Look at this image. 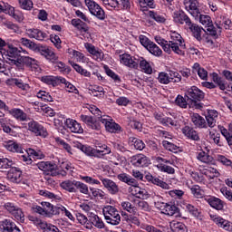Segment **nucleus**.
Returning <instances> with one entry per match:
<instances>
[{
	"mask_svg": "<svg viewBox=\"0 0 232 232\" xmlns=\"http://www.w3.org/2000/svg\"><path fill=\"white\" fill-rule=\"evenodd\" d=\"M191 121L194 124V126H196V128H208V123L206 122V119H204V117L200 116V114L198 113H194L191 116Z\"/></svg>",
	"mask_w": 232,
	"mask_h": 232,
	"instance_id": "nucleus-29",
	"label": "nucleus"
},
{
	"mask_svg": "<svg viewBox=\"0 0 232 232\" xmlns=\"http://www.w3.org/2000/svg\"><path fill=\"white\" fill-rule=\"evenodd\" d=\"M121 206L124 211L130 213V215H137V208L130 201H122Z\"/></svg>",
	"mask_w": 232,
	"mask_h": 232,
	"instance_id": "nucleus-47",
	"label": "nucleus"
},
{
	"mask_svg": "<svg viewBox=\"0 0 232 232\" xmlns=\"http://www.w3.org/2000/svg\"><path fill=\"white\" fill-rule=\"evenodd\" d=\"M28 130L36 137H48V131L46 129L35 121H32L28 123Z\"/></svg>",
	"mask_w": 232,
	"mask_h": 232,
	"instance_id": "nucleus-13",
	"label": "nucleus"
},
{
	"mask_svg": "<svg viewBox=\"0 0 232 232\" xmlns=\"http://www.w3.org/2000/svg\"><path fill=\"white\" fill-rule=\"evenodd\" d=\"M26 34L30 39H36V41H44V39H48V34L43 32L41 29H26Z\"/></svg>",
	"mask_w": 232,
	"mask_h": 232,
	"instance_id": "nucleus-19",
	"label": "nucleus"
},
{
	"mask_svg": "<svg viewBox=\"0 0 232 232\" xmlns=\"http://www.w3.org/2000/svg\"><path fill=\"white\" fill-rule=\"evenodd\" d=\"M188 28L193 34L197 41H199V42L202 41V30H204L203 28H201L200 26H198L197 24H194V23H192Z\"/></svg>",
	"mask_w": 232,
	"mask_h": 232,
	"instance_id": "nucleus-34",
	"label": "nucleus"
},
{
	"mask_svg": "<svg viewBox=\"0 0 232 232\" xmlns=\"http://www.w3.org/2000/svg\"><path fill=\"white\" fill-rule=\"evenodd\" d=\"M130 164L136 168H148L150 166V159L144 154H137L130 157Z\"/></svg>",
	"mask_w": 232,
	"mask_h": 232,
	"instance_id": "nucleus-15",
	"label": "nucleus"
},
{
	"mask_svg": "<svg viewBox=\"0 0 232 232\" xmlns=\"http://www.w3.org/2000/svg\"><path fill=\"white\" fill-rule=\"evenodd\" d=\"M41 206H34L33 208L34 213H38V215H43L44 217H50V215L57 213L54 212L55 206L52 205L50 202L43 201L41 202Z\"/></svg>",
	"mask_w": 232,
	"mask_h": 232,
	"instance_id": "nucleus-10",
	"label": "nucleus"
},
{
	"mask_svg": "<svg viewBox=\"0 0 232 232\" xmlns=\"http://www.w3.org/2000/svg\"><path fill=\"white\" fill-rule=\"evenodd\" d=\"M139 59L131 56L128 53L120 54V63L127 68H131L132 70H139Z\"/></svg>",
	"mask_w": 232,
	"mask_h": 232,
	"instance_id": "nucleus-14",
	"label": "nucleus"
},
{
	"mask_svg": "<svg viewBox=\"0 0 232 232\" xmlns=\"http://www.w3.org/2000/svg\"><path fill=\"white\" fill-rule=\"evenodd\" d=\"M105 130L109 131V133H121L122 131V127L111 121L106 123Z\"/></svg>",
	"mask_w": 232,
	"mask_h": 232,
	"instance_id": "nucleus-40",
	"label": "nucleus"
},
{
	"mask_svg": "<svg viewBox=\"0 0 232 232\" xmlns=\"http://www.w3.org/2000/svg\"><path fill=\"white\" fill-rule=\"evenodd\" d=\"M12 82L14 84V86H17V88H20V90H23L24 92H28V90H30V85L24 83L23 80L13 79Z\"/></svg>",
	"mask_w": 232,
	"mask_h": 232,
	"instance_id": "nucleus-60",
	"label": "nucleus"
},
{
	"mask_svg": "<svg viewBox=\"0 0 232 232\" xmlns=\"http://www.w3.org/2000/svg\"><path fill=\"white\" fill-rule=\"evenodd\" d=\"M169 226L173 232H188V227L180 221L173 220L169 223Z\"/></svg>",
	"mask_w": 232,
	"mask_h": 232,
	"instance_id": "nucleus-33",
	"label": "nucleus"
},
{
	"mask_svg": "<svg viewBox=\"0 0 232 232\" xmlns=\"http://www.w3.org/2000/svg\"><path fill=\"white\" fill-rule=\"evenodd\" d=\"M44 59L53 64L54 63H57L59 56L57 55V53H55V52H53V49H51V51L47 53V55L44 57Z\"/></svg>",
	"mask_w": 232,
	"mask_h": 232,
	"instance_id": "nucleus-64",
	"label": "nucleus"
},
{
	"mask_svg": "<svg viewBox=\"0 0 232 232\" xmlns=\"http://www.w3.org/2000/svg\"><path fill=\"white\" fill-rule=\"evenodd\" d=\"M102 213L107 224L111 226H119L121 224V214H119V210L115 207L107 205L102 208Z\"/></svg>",
	"mask_w": 232,
	"mask_h": 232,
	"instance_id": "nucleus-2",
	"label": "nucleus"
},
{
	"mask_svg": "<svg viewBox=\"0 0 232 232\" xmlns=\"http://www.w3.org/2000/svg\"><path fill=\"white\" fill-rule=\"evenodd\" d=\"M75 182L77 180H65L60 184L63 189L69 191V193H77V188H75Z\"/></svg>",
	"mask_w": 232,
	"mask_h": 232,
	"instance_id": "nucleus-36",
	"label": "nucleus"
},
{
	"mask_svg": "<svg viewBox=\"0 0 232 232\" xmlns=\"http://www.w3.org/2000/svg\"><path fill=\"white\" fill-rule=\"evenodd\" d=\"M16 63L18 70H24V68L30 69L32 72H37L39 70V64L37 60L29 56H20L18 61H14Z\"/></svg>",
	"mask_w": 232,
	"mask_h": 232,
	"instance_id": "nucleus-3",
	"label": "nucleus"
},
{
	"mask_svg": "<svg viewBox=\"0 0 232 232\" xmlns=\"http://www.w3.org/2000/svg\"><path fill=\"white\" fill-rule=\"evenodd\" d=\"M102 182L111 195H117L119 193V186L117 183L109 179H102Z\"/></svg>",
	"mask_w": 232,
	"mask_h": 232,
	"instance_id": "nucleus-24",
	"label": "nucleus"
},
{
	"mask_svg": "<svg viewBox=\"0 0 232 232\" xmlns=\"http://www.w3.org/2000/svg\"><path fill=\"white\" fill-rule=\"evenodd\" d=\"M69 64L77 72V73H80V75H83V77H91L92 72H88V70L82 68L81 65L75 63L73 61L69 60Z\"/></svg>",
	"mask_w": 232,
	"mask_h": 232,
	"instance_id": "nucleus-38",
	"label": "nucleus"
},
{
	"mask_svg": "<svg viewBox=\"0 0 232 232\" xmlns=\"http://www.w3.org/2000/svg\"><path fill=\"white\" fill-rule=\"evenodd\" d=\"M158 82H160V84H169V76L168 72H160L158 75Z\"/></svg>",
	"mask_w": 232,
	"mask_h": 232,
	"instance_id": "nucleus-62",
	"label": "nucleus"
},
{
	"mask_svg": "<svg viewBox=\"0 0 232 232\" xmlns=\"http://www.w3.org/2000/svg\"><path fill=\"white\" fill-rule=\"evenodd\" d=\"M146 180L149 182H151L152 184H155L156 186H160V188H162V189H168L169 188V185L159 178L154 177L153 175H145Z\"/></svg>",
	"mask_w": 232,
	"mask_h": 232,
	"instance_id": "nucleus-31",
	"label": "nucleus"
},
{
	"mask_svg": "<svg viewBox=\"0 0 232 232\" xmlns=\"http://www.w3.org/2000/svg\"><path fill=\"white\" fill-rule=\"evenodd\" d=\"M19 53H21V51L17 49V47H14L12 44H7V48L4 50L2 55H5L8 64L16 66L17 63L15 62L19 61V58L21 57Z\"/></svg>",
	"mask_w": 232,
	"mask_h": 232,
	"instance_id": "nucleus-5",
	"label": "nucleus"
},
{
	"mask_svg": "<svg viewBox=\"0 0 232 232\" xmlns=\"http://www.w3.org/2000/svg\"><path fill=\"white\" fill-rule=\"evenodd\" d=\"M216 26H218V29L213 24H210V25L207 27V33L214 39H218V34L222 33V27L218 24H216Z\"/></svg>",
	"mask_w": 232,
	"mask_h": 232,
	"instance_id": "nucleus-32",
	"label": "nucleus"
},
{
	"mask_svg": "<svg viewBox=\"0 0 232 232\" xmlns=\"http://www.w3.org/2000/svg\"><path fill=\"white\" fill-rule=\"evenodd\" d=\"M5 146L8 151H13V153H23V148H21L15 141L9 140Z\"/></svg>",
	"mask_w": 232,
	"mask_h": 232,
	"instance_id": "nucleus-41",
	"label": "nucleus"
},
{
	"mask_svg": "<svg viewBox=\"0 0 232 232\" xmlns=\"http://www.w3.org/2000/svg\"><path fill=\"white\" fill-rule=\"evenodd\" d=\"M148 52L151 53L152 55H155V57H160L162 55V49L159 47L155 43H151L149 45V48H147Z\"/></svg>",
	"mask_w": 232,
	"mask_h": 232,
	"instance_id": "nucleus-51",
	"label": "nucleus"
},
{
	"mask_svg": "<svg viewBox=\"0 0 232 232\" xmlns=\"http://www.w3.org/2000/svg\"><path fill=\"white\" fill-rule=\"evenodd\" d=\"M61 79H63V77H55V76H46L44 78V82L46 84H49L50 86H59V84H62Z\"/></svg>",
	"mask_w": 232,
	"mask_h": 232,
	"instance_id": "nucleus-50",
	"label": "nucleus"
},
{
	"mask_svg": "<svg viewBox=\"0 0 232 232\" xmlns=\"http://www.w3.org/2000/svg\"><path fill=\"white\" fill-rule=\"evenodd\" d=\"M73 148H77V150H81L82 153L88 155L89 157H98L101 159L104 155V150H97V149H93L88 145H83L79 141H72Z\"/></svg>",
	"mask_w": 232,
	"mask_h": 232,
	"instance_id": "nucleus-7",
	"label": "nucleus"
},
{
	"mask_svg": "<svg viewBox=\"0 0 232 232\" xmlns=\"http://www.w3.org/2000/svg\"><path fill=\"white\" fill-rule=\"evenodd\" d=\"M30 222H33L34 226H37L43 232H47L48 227H50V223H47L46 221L42 220L41 218L34 217V216H29Z\"/></svg>",
	"mask_w": 232,
	"mask_h": 232,
	"instance_id": "nucleus-27",
	"label": "nucleus"
},
{
	"mask_svg": "<svg viewBox=\"0 0 232 232\" xmlns=\"http://www.w3.org/2000/svg\"><path fill=\"white\" fill-rule=\"evenodd\" d=\"M190 191L196 198H203L204 197V189H201L198 185H193L190 188Z\"/></svg>",
	"mask_w": 232,
	"mask_h": 232,
	"instance_id": "nucleus-56",
	"label": "nucleus"
},
{
	"mask_svg": "<svg viewBox=\"0 0 232 232\" xmlns=\"http://www.w3.org/2000/svg\"><path fill=\"white\" fill-rule=\"evenodd\" d=\"M129 144L133 146V148H135V150H139V151H142V150H144L146 148V144L144 143V141H142V140L135 138V137H130L129 139Z\"/></svg>",
	"mask_w": 232,
	"mask_h": 232,
	"instance_id": "nucleus-35",
	"label": "nucleus"
},
{
	"mask_svg": "<svg viewBox=\"0 0 232 232\" xmlns=\"http://www.w3.org/2000/svg\"><path fill=\"white\" fill-rule=\"evenodd\" d=\"M173 20L176 24H185L187 28L193 24L191 18H189V16L182 10L174 12Z\"/></svg>",
	"mask_w": 232,
	"mask_h": 232,
	"instance_id": "nucleus-12",
	"label": "nucleus"
},
{
	"mask_svg": "<svg viewBox=\"0 0 232 232\" xmlns=\"http://www.w3.org/2000/svg\"><path fill=\"white\" fill-rule=\"evenodd\" d=\"M80 119L91 130H101V124H99V121H95L93 119V117L89 116V115L82 114L80 116Z\"/></svg>",
	"mask_w": 232,
	"mask_h": 232,
	"instance_id": "nucleus-22",
	"label": "nucleus"
},
{
	"mask_svg": "<svg viewBox=\"0 0 232 232\" xmlns=\"http://www.w3.org/2000/svg\"><path fill=\"white\" fill-rule=\"evenodd\" d=\"M75 189L77 191H80V193H82V195H90V189L88 188V185L81 182V181H76L75 182Z\"/></svg>",
	"mask_w": 232,
	"mask_h": 232,
	"instance_id": "nucleus-58",
	"label": "nucleus"
},
{
	"mask_svg": "<svg viewBox=\"0 0 232 232\" xmlns=\"http://www.w3.org/2000/svg\"><path fill=\"white\" fill-rule=\"evenodd\" d=\"M84 3L92 15H94V17L98 18L100 21L106 19V13L99 4L92 0H84Z\"/></svg>",
	"mask_w": 232,
	"mask_h": 232,
	"instance_id": "nucleus-6",
	"label": "nucleus"
},
{
	"mask_svg": "<svg viewBox=\"0 0 232 232\" xmlns=\"http://www.w3.org/2000/svg\"><path fill=\"white\" fill-rule=\"evenodd\" d=\"M176 104L179 106V108H188V105L189 108H191V102L186 101V98H183L182 95H178L176 98Z\"/></svg>",
	"mask_w": 232,
	"mask_h": 232,
	"instance_id": "nucleus-57",
	"label": "nucleus"
},
{
	"mask_svg": "<svg viewBox=\"0 0 232 232\" xmlns=\"http://www.w3.org/2000/svg\"><path fill=\"white\" fill-rule=\"evenodd\" d=\"M9 113L13 115L14 119H17V121H26L27 115L21 109H12L11 111H9Z\"/></svg>",
	"mask_w": 232,
	"mask_h": 232,
	"instance_id": "nucleus-44",
	"label": "nucleus"
},
{
	"mask_svg": "<svg viewBox=\"0 0 232 232\" xmlns=\"http://www.w3.org/2000/svg\"><path fill=\"white\" fill-rule=\"evenodd\" d=\"M139 66L144 73H147L148 75H151V73H153L151 64H150L144 57L138 58V68Z\"/></svg>",
	"mask_w": 232,
	"mask_h": 232,
	"instance_id": "nucleus-28",
	"label": "nucleus"
},
{
	"mask_svg": "<svg viewBox=\"0 0 232 232\" xmlns=\"http://www.w3.org/2000/svg\"><path fill=\"white\" fill-rule=\"evenodd\" d=\"M13 164L12 160L6 158L0 159V172L7 173V175H17V173L21 175V169L16 167H12Z\"/></svg>",
	"mask_w": 232,
	"mask_h": 232,
	"instance_id": "nucleus-8",
	"label": "nucleus"
},
{
	"mask_svg": "<svg viewBox=\"0 0 232 232\" xmlns=\"http://www.w3.org/2000/svg\"><path fill=\"white\" fill-rule=\"evenodd\" d=\"M182 133L185 135V137L190 139V140H200L198 132H197V130H195V129H193V127H190L189 125H186L182 129Z\"/></svg>",
	"mask_w": 232,
	"mask_h": 232,
	"instance_id": "nucleus-26",
	"label": "nucleus"
},
{
	"mask_svg": "<svg viewBox=\"0 0 232 232\" xmlns=\"http://www.w3.org/2000/svg\"><path fill=\"white\" fill-rule=\"evenodd\" d=\"M121 217H123L126 222H131L132 224H135V226L140 225L139 218H137L135 215H128V213L121 211Z\"/></svg>",
	"mask_w": 232,
	"mask_h": 232,
	"instance_id": "nucleus-52",
	"label": "nucleus"
},
{
	"mask_svg": "<svg viewBox=\"0 0 232 232\" xmlns=\"http://www.w3.org/2000/svg\"><path fill=\"white\" fill-rule=\"evenodd\" d=\"M183 5L185 6V10H187L192 17L197 18L200 15V12L202 10L200 9V3H198V0H184Z\"/></svg>",
	"mask_w": 232,
	"mask_h": 232,
	"instance_id": "nucleus-11",
	"label": "nucleus"
},
{
	"mask_svg": "<svg viewBox=\"0 0 232 232\" xmlns=\"http://www.w3.org/2000/svg\"><path fill=\"white\" fill-rule=\"evenodd\" d=\"M36 168L46 175H50V173H53V171H57V164L53 161H41L36 164Z\"/></svg>",
	"mask_w": 232,
	"mask_h": 232,
	"instance_id": "nucleus-16",
	"label": "nucleus"
},
{
	"mask_svg": "<svg viewBox=\"0 0 232 232\" xmlns=\"http://www.w3.org/2000/svg\"><path fill=\"white\" fill-rule=\"evenodd\" d=\"M20 8L23 10H32L34 8V2L32 0H19Z\"/></svg>",
	"mask_w": 232,
	"mask_h": 232,
	"instance_id": "nucleus-63",
	"label": "nucleus"
},
{
	"mask_svg": "<svg viewBox=\"0 0 232 232\" xmlns=\"http://www.w3.org/2000/svg\"><path fill=\"white\" fill-rule=\"evenodd\" d=\"M205 200L210 205V208L217 209V211H222L224 209V201L218 198L207 196L205 197Z\"/></svg>",
	"mask_w": 232,
	"mask_h": 232,
	"instance_id": "nucleus-20",
	"label": "nucleus"
},
{
	"mask_svg": "<svg viewBox=\"0 0 232 232\" xmlns=\"http://www.w3.org/2000/svg\"><path fill=\"white\" fill-rule=\"evenodd\" d=\"M118 179L121 182H125V184H128V186H131L130 188V193L133 197H137L141 188L140 187L137 186V184H139L137 179L126 175H118Z\"/></svg>",
	"mask_w": 232,
	"mask_h": 232,
	"instance_id": "nucleus-9",
	"label": "nucleus"
},
{
	"mask_svg": "<svg viewBox=\"0 0 232 232\" xmlns=\"http://www.w3.org/2000/svg\"><path fill=\"white\" fill-rule=\"evenodd\" d=\"M155 41L158 44H160V46H162V49L164 50V52H166V53H171V49H169V44L168 40H164L162 37L157 35L155 36Z\"/></svg>",
	"mask_w": 232,
	"mask_h": 232,
	"instance_id": "nucleus-46",
	"label": "nucleus"
},
{
	"mask_svg": "<svg viewBox=\"0 0 232 232\" xmlns=\"http://www.w3.org/2000/svg\"><path fill=\"white\" fill-rule=\"evenodd\" d=\"M209 217L211 220H213V222L217 224V226H218V227H222V229H225V231H230L231 222L227 221V219H224L222 217L218 215L209 214Z\"/></svg>",
	"mask_w": 232,
	"mask_h": 232,
	"instance_id": "nucleus-18",
	"label": "nucleus"
},
{
	"mask_svg": "<svg viewBox=\"0 0 232 232\" xmlns=\"http://www.w3.org/2000/svg\"><path fill=\"white\" fill-rule=\"evenodd\" d=\"M168 43L169 45V50L175 53H178V55H182V50H180V48H186V44H184L182 36L179 33H171L170 40Z\"/></svg>",
	"mask_w": 232,
	"mask_h": 232,
	"instance_id": "nucleus-4",
	"label": "nucleus"
},
{
	"mask_svg": "<svg viewBox=\"0 0 232 232\" xmlns=\"http://www.w3.org/2000/svg\"><path fill=\"white\" fill-rule=\"evenodd\" d=\"M162 146L169 151H172L173 153H177L179 151V146L175 145L172 142H169L168 140H163L162 141Z\"/></svg>",
	"mask_w": 232,
	"mask_h": 232,
	"instance_id": "nucleus-61",
	"label": "nucleus"
},
{
	"mask_svg": "<svg viewBox=\"0 0 232 232\" xmlns=\"http://www.w3.org/2000/svg\"><path fill=\"white\" fill-rule=\"evenodd\" d=\"M0 231L2 232H21L19 227L11 219H4L0 222Z\"/></svg>",
	"mask_w": 232,
	"mask_h": 232,
	"instance_id": "nucleus-17",
	"label": "nucleus"
},
{
	"mask_svg": "<svg viewBox=\"0 0 232 232\" xmlns=\"http://www.w3.org/2000/svg\"><path fill=\"white\" fill-rule=\"evenodd\" d=\"M61 82L62 84H65V88H67V92H69V93H75L76 95L79 94V90H77L73 84L66 81L64 78L61 79Z\"/></svg>",
	"mask_w": 232,
	"mask_h": 232,
	"instance_id": "nucleus-59",
	"label": "nucleus"
},
{
	"mask_svg": "<svg viewBox=\"0 0 232 232\" xmlns=\"http://www.w3.org/2000/svg\"><path fill=\"white\" fill-rule=\"evenodd\" d=\"M90 95H93V97H98V99H102L104 97V88L101 86H91L89 87Z\"/></svg>",
	"mask_w": 232,
	"mask_h": 232,
	"instance_id": "nucleus-39",
	"label": "nucleus"
},
{
	"mask_svg": "<svg viewBox=\"0 0 232 232\" xmlns=\"http://www.w3.org/2000/svg\"><path fill=\"white\" fill-rule=\"evenodd\" d=\"M169 82H180L182 81V75L177 71H169Z\"/></svg>",
	"mask_w": 232,
	"mask_h": 232,
	"instance_id": "nucleus-54",
	"label": "nucleus"
},
{
	"mask_svg": "<svg viewBox=\"0 0 232 232\" xmlns=\"http://www.w3.org/2000/svg\"><path fill=\"white\" fill-rule=\"evenodd\" d=\"M52 50L51 47H48L47 45H43L41 44H38V47H36V51L34 52L35 53H40L42 57H46L50 51Z\"/></svg>",
	"mask_w": 232,
	"mask_h": 232,
	"instance_id": "nucleus-55",
	"label": "nucleus"
},
{
	"mask_svg": "<svg viewBox=\"0 0 232 232\" xmlns=\"http://www.w3.org/2000/svg\"><path fill=\"white\" fill-rule=\"evenodd\" d=\"M185 97H187L188 101L190 102L192 108H196V110H200L204 106L200 102V101H204L206 93H204L202 90L198 89V87L192 86L186 91Z\"/></svg>",
	"mask_w": 232,
	"mask_h": 232,
	"instance_id": "nucleus-1",
	"label": "nucleus"
},
{
	"mask_svg": "<svg viewBox=\"0 0 232 232\" xmlns=\"http://www.w3.org/2000/svg\"><path fill=\"white\" fill-rule=\"evenodd\" d=\"M164 215H168L169 217H179V210L177 206L173 204L163 203Z\"/></svg>",
	"mask_w": 232,
	"mask_h": 232,
	"instance_id": "nucleus-25",
	"label": "nucleus"
},
{
	"mask_svg": "<svg viewBox=\"0 0 232 232\" xmlns=\"http://www.w3.org/2000/svg\"><path fill=\"white\" fill-rule=\"evenodd\" d=\"M64 212L65 217H67L70 220H73V215H72V212L66 209L64 206L59 205L54 206V214L53 215H61V213Z\"/></svg>",
	"mask_w": 232,
	"mask_h": 232,
	"instance_id": "nucleus-43",
	"label": "nucleus"
},
{
	"mask_svg": "<svg viewBox=\"0 0 232 232\" xmlns=\"http://www.w3.org/2000/svg\"><path fill=\"white\" fill-rule=\"evenodd\" d=\"M19 43L22 46H25V48L32 50V52H36L37 47L39 46V44H35L28 38H20Z\"/></svg>",
	"mask_w": 232,
	"mask_h": 232,
	"instance_id": "nucleus-37",
	"label": "nucleus"
},
{
	"mask_svg": "<svg viewBox=\"0 0 232 232\" xmlns=\"http://www.w3.org/2000/svg\"><path fill=\"white\" fill-rule=\"evenodd\" d=\"M91 222L94 227L104 229V221H102L99 216L93 214L91 218Z\"/></svg>",
	"mask_w": 232,
	"mask_h": 232,
	"instance_id": "nucleus-53",
	"label": "nucleus"
},
{
	"mask_svg": "<svg viewBox=\"0 0 232 232\" xmlns=\"http://www.w3.org/2000/svg\"><path fill=\"white\" fill-rule=\"evenodd\" d=\"M197 159L198 160H200V162H204L205 164H211V162H213V158L211 157V155L204 150L198 152Z\"/></svg>",
	"mask_w": 232,
	"mask_h": 232,
	"instance_id": "nucleus-42",
	"label": "nucleus"
},
{
	"mask_svg": "<svg viewBox=\"0 0 232 232\" xmlns=\"http://www.w3.org/2000/svg\"><path fill=\"white\" fill-rule=\"evenodd\" d=\"M65 126L72 132V133H83L84 130L81 123L77 122L75 120L67 119L65 121Z\"/></svg>",
	"mask_w": 232,
	"mask_h": 232,
	"instance_id": "nucleus-23",
	"label": "nucleus"
},
{
	"mask_svg": "<svg viewBox=\"0 0 232 232\" xmlns=\"http://www.w3.org/2000/svg\"><path fill=\"white\" fill-rule=\"evenodd\" d=\"M211 78H212V81L216 82V84H218V86L219 87V90H221L222 92L226 90V81L222 77H219L218 73L213 72L211 74Z\"/></svg>",
	"mask_w": 232,
	"mask_h": 232,
	"instance_id": "nucleus-45",
	"label": "nucleus"
},
{
	"mask_svg": "<svg viewBox=\"0 0 232 232\" xmlns=\"http://www.w3.org/2000/svg\"><path fill=\"white\" fill-rule=\"evenodd\" d=\"M5 14L13 17V19H15L17 23H23V21H24V15L23 14V13L18 10L15 11V8L12 5L9 6V8L7 9V13Z\"/></svg>",
	"mask_w": 232,
	"mask_h": 232,
	"instance_id": "nucleus-30",
	"label": "nucleus"
},
{
	"mask_svg": "<svg viewBox=\"0 0 232 232\" xmlns=\"http://www.w3.org/2000/svg\"><path fill=\"white\" fill-rule=\"evenodd\" d=\"M27 155H23L21 157V160H23L24 162H26V164H32L33 160L32 158H30V156H33L34 159H44V155L43 152H41L40 150H35L34 149H29L27 150Z\"/></svg>",
	"mask_w": 232,
	"mask_h": 232,
	"instance_id": "nucleus-21",
	"label": "nucleus"
},
{
	"mask_svg": "<svg viewBox=\"0 0 232 232\" xmlns=\"http://www.w3.org/2000/svg\"><path fill=\"white\" fill-rule=\"evenodd\" d=\"M53 64H56L54 68L55 70H58V72H61V73H70V72H72V68L66 65V63L59 61V58Z\"/></svg>",
	"mask_w": 232,
	"mask_h": 232,
	"instance_id": "nucleus-48",
	"label": "nucleus"
},
{
	"mask_svg": "<svg viewBox=\"0 0 232 232\" xmlns=\"http://www.w3.org/2000/svg\"><path fill=\"white\" fill-rule=\"evenodd\" d=\"M195 19H198L199 23L204 26L208 27L209 25L213 24V21H211V16L202 14V11H199V15L198 17H194Z\"/></svg>",
	"mask_w": 232,
	"mask_h": 232,
	"instance_id": "nucleus-49",
	"label": "nucleus"
}]
</instances>
